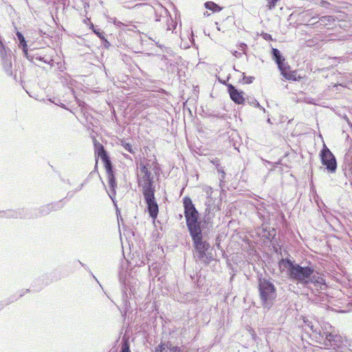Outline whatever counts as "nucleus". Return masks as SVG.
<instances>
[{
	"label": "nucleus",
	"instance_id": "obj_1",
	"mask_svg": "<svg viewBox=\"0 0 352 352\" xmlns=\"http://www.w3.org/2000/svg\"><path fill=\"white\" fill-rule=\"evenodd\" d=\"M283 263L288 270L291 279L305 286L311 291L316 302L324 303L328 302V296L325 294L327 285L320 274L309 266H301L294 263L289 260H283Z\"/></svg>",
	"mask_w": 352,
	"mask_h": 352
},
{
	"label": "nucleus",
	"instance_id": "obj_2",
	"mask_svg": "<svg viewBox=\"0 0 352 352\" xmlns=\"http://www.w3.org/2000/svg\"><path fill=\"white\" fill-rule=\"evenodd\" d=\"M151 164L150 161L141 162L137 170L138 183L142 189V192L155 191L154 186V176L151 173Z\"/></svg>",
	"mask_w": 352,
	"mask_h": 352
},
{
	"label": "nucleus",
	"instance_id": "obj_3",
	"mask_svg": "<svg viewBox=\"0 0 352 352\" xmlns=\"http://www.w3.org/2000/svg\"><path fill=\"white\" fill-rule=\"evenodd\" d=\"M258 292L263 308L270 309L276 298V289L270 280L263 278L258 281Z\"/></svg>",
	"mask_w": 352,
	"mask_h": 352
},
{
	"label": "nucleus",
	"instance_id": "obj_4",
	"mask_svg": "<svg viewBox=\"0 0 352 352\" xmlns=\"http://www.w3.org/2000/svg\"><path fill=\"white\" fill-rule=\"evenodd\" d=\"M183 203L186 225L189 232L201 229L200 222L198 221L199 213L191 199L188 197H185Z\"/></svg>",
	"mask_w": 352,
	"mask_h": 352
},
{
	"label": "nucleus",
	"instance_id": "obj_5",
	"mask_svg": "<svg viewBox=\"0 0 352 352\" xmlns=\"http://www.w3.org/2000/svg\"><path fill=\"white\" fill-rule=\"evenodd\" d=\"M194 247L195 248V256L204 263H209L206 251L210 248L209 243L203 239L201 230H197L190 232Z\"/></svg>",
	"mask_w": 352,
	"mask_h": 352
},
{
	"label": "nucleus",
	"instance_id": "obj_6",
	"mask_svg": "<svg viewBox=\"0 0 352 352\" xmlns=\"http://www.w3.org/2000/svg\"><path fill=\"white\" fill-rule=\"evenodd\" d=\"M304 324L303 328L305 330L308 331L309 329L311 331V336L316 340H322L324 338H327V334L335 331L334 328L329 324H324L320 328L317 322L314 323L307 319H304Z\"/></svg>",
	"mask_w": 352,
	"mask_h": 352
},
{
	"label": "nucleus",
	"instance_id": "obj_7",
	"mask_svg": "<svg viewBox=\"0 0 352 352\" xmlns=\"http://www.w3.org/2000/svg\"><path fill=\"white\" fill-rule=\"evenodd\" d=\"M322 165L326 166L329 173H333L337 169V162L331 151L324 145L320 154Z\"/></svg>",
	"mask_w": 352,
	"mask_h": 352
},
{
	"label": "nucleus",
	"instance_id": "obj_8",
	"mask_svg": "<svg viewBox=\"0 0 352 352\" xmlns=\"http://www.w3.org/2000/svg\"><path fill=\"white\" fill-rule=\"evenodd\" d=\"M155 191H150L142 193L147 205V210L149 213V216L153 220L157 218L159 212L158 204L155 198Z\"/></svg>",
	"mask_w": 352,
	"mask_h": 352
},
{
	"label": "nucleus",
	"instance_id": "obj_9",
	"mask_svg": "<svg viewBox=\"0 0 352 352\" xmlns=\"http://www.w3.org/2000/svg\"><path fill=\"white\" fill-rule=\"evenodd\" d=\"M228 91L230 95V98L232 101H234L236 104H243L245 102V98H244V93L242 91H239L231 84H228Z\"/></svg>",
	"mask_w": 352,
	"mask_h": 352
},
{
	"label": "nucleus",
	"instance_id": "obj_10",
	"mask_svg": "<svg viewBox=\"0 0 352 352\" xmlns=\"http://www.w3.org/2000/svg\"><path fill=\"white\" fill-rule=\"evenodd\" d=\"M155 352H182L177 346L173 345L170 342H162L155 350Z\"/></svg>",
	"mask_w": 352,
	"mask_h": 352
},
{
	"label": "nucleus",
	"instance_id": "obj_11",
	"mask_svg": "<svg viewBox=\"0 0 352 352\" xmlns=\"http://www.w3.org/2000/svg\"><path fill=\"white\" fill-rule=\"evenodd\" d=\"M325 338V341L328 342L325 343L326 345L329 344L331 347L334 349V346H338L340 343H342L343 338L337 333L336 330L331 333L327 335V338Z\"/></svg>",
	"mask_w": 352,
	"mask_h": 352
},
{
	"label": "nucleus",
	"instance_id": "obj_12",
	"mask_svg": "<svg viewBox=\"0 0 352 352\" xmlns=\"http://www.w3.org/2000/svg\"><path fill=\"white\" fill-rule=\"evenodd\" d=\"M272 53L273 58L278 65V69L283 70V68L287 65L285 63V58L281 56L280 51L277 49L272 48Z\"/></svg>",
	"mask_w": 352,
	"mask_h": 352
},
{
	"label": "nucleus",
	"instance_id": "obj_13",
	"mask_svg": "<svg viewBox=\"0 0 352 352\" xmlns=\"http://www.w3.org/2000/svg\"><path fill=\"white\" fill-rule=\"evenodd\" d=\"M1 54L2 56V63L3 67L6 72L11 76L12 75V64L11 61V56L10 55L7 56L6 53L5 52V54L3 53L2 50H1Z\"/></svg>",
	"mask_w": 352,
	"mask_h": 352
},
{
	"label": "nucleus",
	"instance_id": "obj_14",
	"mask_svg": "<svg viewBox=\"0 0 352 352\" xmlns=\"http://www.w3.org/2000/svg\"><path fill=\"white\" fill-rule=\"evenodd\" d=\"M108 179H109V185L111 188V193L109 194L110 197L112 199V196H114L116 194L115 189L117 186L116 179L113 173V169L109 170V172H107Z\"/></svg>",
	"mask_w": 352,
	"mask_h": 352
},
{
	"label": "nucleus",
	"instance_id": "obj_15",
	"mask_svg": "<svg viewBox=\"0 0 352 352\" xmlns=\"http://www.w3.org/2000/svg\"><path fill=\"white\" fill-rule=\"evenodd\" d=\"M350 346V342L346 339H343L342 343H340L338 346H334V349L338 352H352Z\"/></svg>",
	"mask_w": 352,
	"mask_h": 352
},
{
	"label": "nucleus",
	"instance_id": "obj_16",
	"mask_svg": "<svg viewBox=\"0 0 352 352\" xmlns=\"http://www.w3.org/2000/svg\"><path fill=\"white\" fill-rule=\"evenodd\" d=\"M210 162L216 166L217 171L221 174L219 179L220 182H222L226 178V173L221 166L220 160L218 158H214L211 160Z\"/></svg>",
	"mask_w": 352,
	"mask_h": 352
},
{
	"label": "nucleus",
	"instance_id": "obj_17",
	"mask_svg": "<svg viewBox=\"0 0 352 352\" xmlns=\"http://www.w3.org/2000/svg\"><path fill=\"white\" fill-rule=\"evenodd\" d=\"M98 157H100L101 158L102 161L103 162L107 172H109V170L113 169L110 158L108 156L107 152H104V153L99 155Z\"/></svg>",
	"mask_w": 352,
	"mask_h": 352
},
{
	"label": "nucleus",
	"instance_id": "obj_18",
	"mask_svg": "<svg viewBox=\"0 0 352 352\" xmlns=\"http://www.w3.org/2000/svg\"><path fill=\"white\" fill-rule=\"evenodd\" d=\"M29 60L33 61L34 59L43 61L45 63H50V60L45 58V56H43L40 53H28V56H25Z\"/></svg>",
	"mask_w": 352,
	"mask_h": 352
},
{
	"label": "nucleus",
	"instance_id": "obj_19",
	"mask_svg": "<svg viewBox=\"0 0 352 352\" xmlns=\"http://www.w3.org/2000/svg\"><path fill=\"white\" fill-rule=\"evenodd\" d=\"M202 190L207 195L208 201H206V204L207 205L206 210L210 211V202L211 201V199H212L211 196H212V194L213 192L212 188V187H210L209 186H203Z\"/></svg>",
	"mask_w": 352,
	"mask_h": 352
},
{
	"label": "nucleus",
	"instance_id": "obj_20",
	"mask_svg": "<svg viewBox=\"0 0 352 352\" xmlns=\"http://www.w3.org/2000/svg\"><path fill=\"white\" fill-rule=\"evenodd\" d=\"M16 36L19 41L20 45L22 46V50L24 55L28 56V46L24 36L19 32H17Z\"/></svg>",
	"mask_w": 352,
	"mask_h": 352
},
{
	"label": "nucleus",
	"instance_id": "obj_21",
	"mask_svg": "<svg viewBox=\"0 0 352 352\" xmlns=\"http://www.w3.org/2000/svg\"><path fill=\"white\" fill-rule=\"evenodd\" d=\"M289 69V66L287 65L283 68V70H280L282 75L287 80H296L295 72H287V69Z\"/></svg>",
	"mask_w": 352,
	"mask_h": 352
},
{
	"label": "nucleus",
	"instance_id": "obj_22",
	"mask_svg": "<svg viewBox=\"0 0 352 352\" xmlns=\"http://www.w3.org/2000/svg\"><path fill=\"white\" fill-rule=\"evenodd\" d=\"M94 151L95 155L97 156L106 152V151L104 148V146L100 143L97 142L96 140H94Z\"/></svg>",
	"mask_w": 352,
	"mask_h": 352
},
{
	"label": "nucleus",
	"instance_id": "obj_23",
	"mask_svg": "<svg viewBox=\"0 0 352 352\" xmlns=\"http://www.w3.org/2000/svg\"><path fill=\"white\" fill-rule=\"evenodd\" d=\"M339 87H347L348 85L344 80H343L342 79H340L338 80L337 82L333 85V88H335L336 91H339Z\"/></svg>",
	"mask_w": 352,
	"mask_h": 352
},
{
	"label": "nucleus",
	"instance_id": "obj_24",
	"mask_svg": "<svg viewBox=\"0 0 352 352\" xmlns=\"http://www.w3.org/2000/svg\"><path fill=\"white\" fill-rule=\"evenodd\" d=\"M205 6L207 9L212 10V11H217L219 6L212 1H208L205 3Z\"/></svg>",
	"mask_w": 352,
	"mask_h": 352
},
{
	"label": "nucleus",
	"instance_id": "obj_25",
	"mask_svg": "<svg viewBox=\"0 0 352 352\" xmlns=\"http://www.w3.org/2000/svg\"><path fill=\"white\" fill-rule=\"evenodd\" d=\"M167 21V30H173L176 28V24L174 23L172 19H168L166 16Z\"/></svg>",
	"mask_w": 352,
	"mask_h": 352
},
{
	"label": "nucleus",
	"instance_id": "obj_26",
	"mask_svg": "<svg viewBox=\"0 0 352 352\" xmlns=\"http://www.w3.org/2000/svg\"><path fill=\"white\" fill-rule=\"evenodd\" d=\"M122 146L124 148L125 150H126L129 153H135V151L131 144L122 142Z\"/></svg>",
	"mask_w": 352,
	"mask_h": 352
},
{
	"label": "nucleus",
	"instance_id": "obj_27",
	"mask_svg": "<svg viewBox=\"0 0 352 352\" xmlns=\"http://www.w3.org/2000/svg\"><path fill=\"white\" fill-rule=\"evenodd\" d=\"M91 28L94 33L100 38H104V33L102 31H100L99 29H94V25H91Z\"/></svg>",
	"mask_w": 352,
	"mask_h": 352
},
{
	"label": "nucleus",
	"instance_id": "obj_28",
	"mask_svg": "<svg viewBox=\"0 0 352 352\" xmlns=\"http://www.w3.org/2000/svg\"><path fill=\"white\" fill-rule=\"evenodd\" d=\"M248 102L250 104H251V105L259 107V108L262 109L263 111H265V109L261 107V105L259 104L258 102L256 100H255L254 98H252L251 100H248Z\"/></svg>",
	"mask_w": 352,
	"mask_h": 352
},
{
	"label": "nucleus",
	"instance_id": "obj_29",
	"mask_svg": "<svg viewBox=\"0 0 352 352\" xmlns=\"http://www.w3.org/2000/svg\"><path fill=\"white\" fill-rule=\"evenodd\" d=\"M243 81H244V82L245 84H250L254 80V77H253V76H245L244 73H243Z\"/></svg>",
	"mask_w": 352,
	"mask_h": 352
},
{
	"label": "nucleus",
	"instance_id": "obj_30",
	"mask_svg": "<svg viewBox=\"0 0 352 352\" xmlns=\"http://www.w3.org/2000/svg\"><path fill=\"white\" fill-rule=\"evenodd\" d=\"M247 47H248L247 45L244 43H241L238 45L239 50L242 51L244 54H245V50H246Z\"/></svg>",
	"mask_w": 352,
	"mask_h": 352
},
{
	"label": "nucleus",
	"instance_id": "obj_31",
	"mask_svg": "<svg viewBox=\"0 0 352 352\" xmlns=\"http://www.w3.org/2000/svg\"><path fill=\"white\" fill-rule=\"evenodd\" d=\"M262 36L266 41L272 40V36L270 34L263 33Z\"/></svg>",
	"mask_w": 352,
	"mask_h": 352
},
{
	"label": "nucleus",
	"instance_id": "obj_32",
	"mask_svg": "<svg viewBox=\"0 0 352 352\" xmlns=\"http://www.w3.org/2000/svg\"><path fill=\"white\" fill-rule=\"evenodd\" d=\"M113 22L118 27H121L122 25H124V24L123 23L120 22V21H118L116 18L113 19Z\"/></svg>",
	"mask_w": 352,
	"mask_h": 352
},
{
	"label": "nucleus",
	"instance_id": "obj_33",
	"mask_svg": "<svg viewBox=\"0 0 352 352\" xmlns=\"http://www.w3.org/2000/svg\"><path fill=\"white\" fill-rule=\"evenodd\" d=\"M113 22L118 27H121L122 25H124V24L123 23L120 22V21H118L116 18L113 19Z\"/></svg>",
	"mask_w": 352,
	"mask_h": 352
},
{
	"label": "nucleus",
	"instance_id": "obj_34",
	"mask_svg": "<svg viewBox=\"0 0 352 352\" xmlns=\"http://www.w3.org/2000/svg\"><path fill=\"white\" fill-rule=\"evenodd\" d=\"M232 54L233 56H234L236 58H241L242 56V53L239 52L237 51H233L232 52Z\"/></svg>",
	"mask_w": 352,
	"mask_h": 352
},
{
	"label": "nucleus",
	"instance_id": "obj_35",
	"mask_svg": "<svg viewBox=\"0 0 352 352\" xmlns=\"http://www.w3.org/2000/svg\"><path fill=\"white\" fill-rule=\"evenodd\" d=\"M269 3H270V8L271 9L272 7H274L277 0H267Z\"/></svg>",
	"mask_w": 352,
	"mask_h": 352
},
{
	"label": "nucleus",
	"instance_id": "obj_36",
	"mask_svg": "<svg viewBox=\"0 0 352 352\" xmlns=\"http://www.w3.org/2000/svg\"><path fill=\"white\" fill-rule=\"evenodd\" d=\"M121 352H129V349L127 346H122Z\"/></svg>",
	"mask_w": 352,
	"mask_h": 352
},
{
	"label": "nucleus",
	"instance_id": "obj_37",
	"mask_svg": "<svg viewBox=\"0 0 352 352\" xmlns=\"http://www.w3.org/2000/svg\"><path fill=\"white\" fill-rule=\"evenodd\" d=\"M344 119L347 122L348 124L352 128V123L349 121L347 116H344Z\"/></svg>",
	"mask_w": 352,
	"mask_h": 352
},
{
	"label": "nucleus",
	"instance_id": "obj_38",
	"mask_svg": "<svg viewBox=\"0 0 352 352\" xmlns=\"http://www.w3.org/2000/svg\"><path fill=\"white\" fill-rule=\"evenodd\" d=\"M165 13H167V10L164 8Z\"/></svg>",
	"mask_w": 352,
	"mask_h": 352
}]
</instances>
